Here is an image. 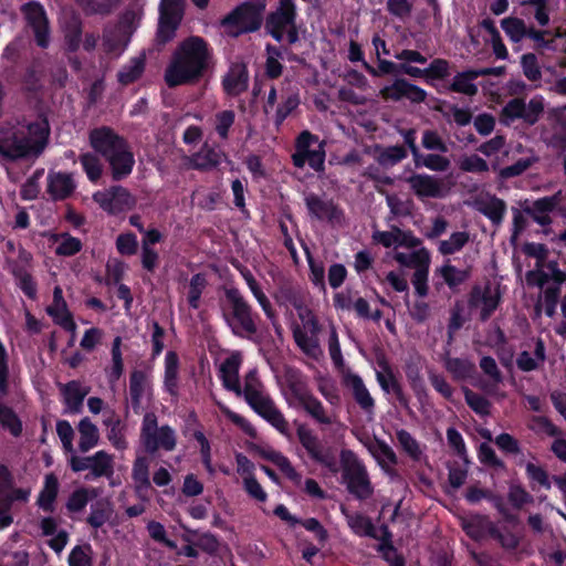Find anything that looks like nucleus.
Listing matches in <instances>:
<instances>
[{
  "label": "nucleus",
  "mask_w": 566,
  "mask_h": 566,
  "mask_svg": "<svg viewBox=\"0 0 566 566\" xmlns=\"http://www.w3.org/2000/svg\"><path fill=\"white\" fill-rule=\"evenodd\" d=\"M437 272L442 276L444 282L450 287H455L463 283L468 279V272L464 270L457 269L455 266L447 263L439 268Z\"/></svg>",
  "instance_id": "nucleus-60"
},
{
  "label": "nucleus",
  "mask_w": 566,
  "mask_h": 566,
  "mask_svg": "<svg viewBox=\"0 0 566 566\" xmlns=\"http://www.w3.org/2000/svg\"><path fill=\"white\" fill-rule=\"evenodd\" d=\"M297 437L301 444L305 448L312 459L324 462V454L321 442L312 430L301 426L297 429Z\"/></svg>",
  "instance_id": "nucleus-44"
},
{
  "label": "nucleus",
  "mask_w": 566,
  "mask_h": 566,
  "mask_svg": "<svg viewBox=\"0 0 566 566\" xmlns=\"http://www.w3.org/2000/svg\"><path fill=\"white\" fill-rule=\"evenodd\" d=\"M62 394L66 411L77 413L81 411L84 398L88 394V388L77 381H71L62 387Z\"/></svg>",
  "instance_id": "nucleus-30"
},
{
  "label": "nucleus",
  "mask_w": 566,
  "mask_h": 566,
  "mask_svg": "<svg viewBox=\"0 0 566 566\" xmlns=\"http://www.w3.org/2000/svg\"><path fill=\"white\" fill-rule=\"evenodd\" d=\"M98 492L94 488H77L74 490L67 501H66V510L70 513H81L86 507L90 500L97 496Z\"/></svg>",
  "instance_id": "nucleus-41"
},
{
  "label": "nucleus",
  "mask_w": 566,
  "mask_h": 566,
  "mask_svg": "<svg viewBox=\"0 0 566 566\" xmlns=\"http://www.w3.org/2000/svg\"><path fill=\"white\" fill-rule=\"evenodd\" d=\"M254 411L270 422L282 434L289 433V423L283 413L275 407L272 399Z\"/></svg>",
  "instance_id": "nucleus-39"
},
{
  "label": "nucleus",
  "mask_w": 566,
  "mask_h": 566,
  "mask_svg": "<svg viewBox=\"0 0 566 566\" xmlns=\"http://www.w3.org/2000/svg\"><path fill=\"white\" fill-rule=\"evenodd\" d=\"M61 24L69 50H77L81 42V24L78 18L73 12L65 11L61 17Z\"/></svg>",
  "instance_id": "nucleus-35"
},
{
  "label": "nucleus",
  "mask_w": 566,
  "mask_h": 566,
  "mask_svg": "<svg viewBox=\"0 0 566 566\" xmlns=\"http://www.w3.org/2000/svg\"><path fill=\"white\" fill-rule=\"evenodd\" d=\"M369 452L376 459L378 464L388 472L396 463L397 455L394 450L384 441H375L368 447Z\"/></svg>",
  "instance_id": "nucleus-42"
},
{
  "label": "nucleus",
  "mask_w": 566,
  "mask_h": 566,
  "mask_svg": "<svg viewBox=\"0 0 566 566\" xmlns=\"http://www.w3.org/2000/svg\"><path fill=\"white\" fill-rule=\"evenodd\" d=\"M545 102L539 95L532 97L528 103L522 98L510 99L501 112V122L510 125L516 119H522L528 125H534L544 113Z\"/></svg>",
  "instance_id": "nucleus-8"
},
{
  "label": "nucleus",
  "mask_w": 566,
  "mask_h": 566,
  "mask_svg": "<svg viewBox=\"0 0 566 566\" xmlns=\"http://www.w3.org/2000/svg\"><path fill=\"white\" fill-rule=\"evenodd\" d=\"M410 188L419 198H443L449 192L444 180L426 174L412 175L407 179Z\"/></svg>",
  "instance_id": "nucleus-14"
},
{
  "label": "nucleus",
  "mask_w": 566,
  "mask_h": 566,
  "mask_svg": "<svg viewBox=\"0 0 566 566\" xmlns=\"http://www.w3.org/2000/svg\"><path fill=\"white\" fill-rule=\"evenodd\" d=\"M306 260L310 268V281L316 286L319 291H326L325 284V265L322 260H317L313 258L310 252L306 251Z\"/></svg>",
  "instance_id": "nucleus-52"
},
{
  "label": "nucleus",
  "mask_w": 566,
  "mask_h": 566,
  "mask_svg": "<svg viewBox=\"0 0 566 566\" xmlns=\"http://www.w3.org/2000/svg\"><path fill=\"white\" fill-rule=\"evenodd\" d=\"M224 91L229 95H239L248 87V73L243 64H233L223 80Z\"/></svg>",
  "instance_id": "nucleus-32"
},
{
  "label": "nucleus",
  "mask_w": 566,
  "mask_h": 566,
  "mask_svg": "<svg viewBox=\"0 0 566 566\" xmlns=\"http://www.w3.org/2000/svg\"><path fill=\"white\" fill-rule=\"evenodd\" d=\"M223 154L205 144L202 148L190 157V166L199 170H210L222 160Z\"/></svg>",
  "instance_id": "nucleus-33"
},
{
  "label": "nucleus",
  "mask_w": 566,
  "mask_h": 566,
  "mask_svg": "<svg viewBox=\"0 0 566 566\" xmlns=\"http://www.w3.org/2000/svg\"><path fill=\"white\" fill-rule=\"evenodd\" d=\"M90 140L92 147L109 163L114 179H122L132 172L134 156L123 138L108 128H99L91 133Z\"/></svg>",
  "instance_id": "nucleus-3"
},
{
  "label": "nucleus",
  "mask_w": 566,
  "mask_h": 566,
  "mask_svg": "<svg viewBox=\"0 0 566 566\" xmlns=\"http://www.w3.org/2000/svg\"><path fill=\"white\" fill-rule=\"evenodd\" d=\"M411 252L395 251L392 258L402 266L412 268L415 271L430 266V253L426 248H413Z\"/></svg>",
  "instance_id": "nucleus-27"
},
{
  "label": "nucleus",
  "mask_w": 566,
  "mask_h": 566,
  "mask_svg": "<svg viewBox=\"0 0 566 566\" xmlns=\"http://www.w3.org/2000/svg\"><path fill=\"white\" fill-rule=\"evenodd\" d=\"M262 7L244 3L238 7L224 21L232 35H239L245 32H252L259 29L261 24Z\"/></svg>",
  "instance_id": "nucleus-11"
},
{
  "label": "nucleus",
  "mask_w": 566,
  "mask_h": 566,
  "mask_svg": "<svg viewBox=\"0 0 566 566\" xmlns=\"http://www.w3.org/2000/svg\"><path fill=\"white\" fill-rule=\"evenodd\" d=\"M46 313L52 317L55 324L71 333L72 340L75 339L76 324L67 308L66 301L63 297V291L59 285L53 290V301L46 307Z\"/></svg>",
  "instance_id": "nucleus-16"
},
{
  "label": "nucleus",
  "mask_w": 566,
  "mask_h": 566,
  "mask_svg": "<svg viewBox=\"0 0 566 566\" xmlns=\"http://www.w3.org/2000/svg\"><path fill=\"white\" fill-rule=\"evenodd\" d=\"M132 478L138 492L147 491L150 488L149 460L145 455H138L132 469Z\"/></svg>",
  "instance_id": "nucleus-43"
},
{
  "label": "nucleus",
  "mask_w": 566,
  "mask_h": 566,
  "mask_svg": "<svg viewBox=\"0 0 566 566\" xmlns=\"http://www.w3.org/2000/svg\"><path fill=\"white\" fill-rule=\"evenodd\" d=\"M473 207L489 218L494 224H500L506 211L505 202L490 193H482L473 201Z\"/></svg>",
  "instance_id": "nucleus-23"
},
{
  "label": "nucleus",
  "mask_w": 566,
  "mask_h": 566,
  "mask_svg": "<svg viewBox=\"0 0 566 566\" xmlns=\"http://www.w3.org/2000/svg\"><path fill=\"white\" fill-rule=\"evenodd\" d=\"M144 57L138 56L133 59L127 65H125L118 73V80L122 84H129L136 81L144 71Z\"/></svg>",
  "instance_id": "nucleus-56"
},
{
  "label": "nucleus",
  "mask_w": 566,
  "mask_h": 566,
  "mask_svg": "<svg viewBox=\"0 0 566 566\" xmlns=\"http://www.w3.org/2000/svg\"><path fill=\"white\" fill-rule=\"evenodd\" d=\"M76 184L70 174L50 172L48 175V192L55 200L65 199L75 190Z\"/></svg>",
  "instance_id": "nucleus-25"
},
{
  "label": "nucleus",
  "mask_w": 566,
  "mask_h": 566,
  "mask_svg": "<svg viewBox=\"0 0 566 566\" xmlns=\"http://www.w3.org/2000/svg\"><path fill=\"white\" fill-rule=\"evenodd\" d=\"M283 394L287 403L293 407H302L313 397L305 378L297 373L289 374Z\"/></svg>",
  "instance_id": "nucleus-19"
},
{
  "label": "nucleus",
  "mask_w": 566,
  "mask_h": 566,
  "mask_svg": "<svg viewBox=\"0 0 566 566\" xmlns=\"http://www.w3.org/2000/svg\"><path fill=\"white\" fill-rule=\"evenodd\" d=\"M93 200L109 214H118L133 209L136 205L135 197L122 186H113L96 191Z\"/></svg>",
  "instance_id": "nucleus-10"
},
{
  "label": "nucleus",
  "mask_w": 566,
  "mask_h": 566,
  "mask_svg": "<svg viewBox=\"0 0 566 566\" xmlns=\"http://www.w3.org/2000/svg\"><path fill=\"white\" fill-rule=\"evenodd\" d=\"M407 153L401 146H391L387 148L377 149L375 158L377 163L384 167H390L396 165L406 158Z\"/></svg>",
  "instance_id": "nucleus-50"
},
{
  "label": "nucleus",
  "mask_w": 566,
  "mask_h": 566,
  "mask_svg": "<svg viewBox=\"0 0 566 566\" xmlns=\"http://www.w3.org/2000/svg\"><path fill=\"white\" fill-rule=\"evenodd\" d=\"M59 492V481L57 478L53 474H46L44 478L43 488L39 494L36 504L40 509L45 512H53L54 502L56 500Z\"/></svg>",
  "instance_id": "nucleus-36"
},
{
  "label": "nucleus",
  "mask_w": 566,
  "mask_h": 566,
  "mask_svg": "<svg viewBox=\"0 0 566 566\" xmlns=\"http://www.w3.org/2000/svg\"><path fill=\"white\" fill-rule=\"evenodd\" d=\"M179 387V358L178 355L169 350L165 355V370H164V388L171 395H178Z\"/></svg>",
  "instance_id": "nucleus-28"
},
{
  "label": "nucleus",
  "mask_w": 566,
  "mask_h": 566,
  "mask_svg": "<svg viewBox=\"0 0 566 566\" xmlns=\"http://www.w3.org/2000/svg\"><path fill=\"white\" fill-rule=\"evenodd\" d=\"M210 53L206 42L197 36L184 41L174 53L165 72L169 87L197 82L208 67Z\"/></svg>",
  "instance_id": "nucleus-2"
},
{
  "label": "nucleus",
  "mask_w": 566,
  "mask_h": 566,
  "mask_svg": "<svg viewBox=\"0 0 566 566\" xmlns=\"http://www.w3.org/2000/svg\"><path fill=\"white\" fill-rule=\"evenodd\" d=\"M235 113L231 109H224L214 115V130L221 139L229 137V130L234 124Z\"/></svg>",
  "instance_id": "nucleus-58"
},
{
  "label": "nucleus",
  "mask_w": 566,
  "mask_h": 566,
  "mask_svg": "<svg viewBox=\"0 0 566 566\" xmlns=\"http://www.w3.org/2000/svg\"><path fill=\"white\" fill-rule=\"evenodd\" d=\"M90 471L93 478L112 476L114 473L113 455L105 451H97L91 455Z\"/></svg>",
  "instance_id": "nucleus-40"
},
{
  "label": "nucleus",
  "mask_w": 566,
  "mask_h": 566,
  "mask_svg": "<svg viewBox=\"0 0 566 566\" xmlns=\"http://www.w3.org/2000/svg\"><path fill=\"white\" fill-rule=\"evenodd\" d=\"M397 440L403 451L412 459H418L421 454V449L417 440L406 430H398Z\"/></svg>",
  "instance_id": "nucleus-63"
},
{
  "label": "nucleus",
  "mask_w": 566,
  "mask_h": 566,
  "mask_svg": "<svg viewBox=\"0 0 566 566\" xmlns=\"http://www.w3.org/2000/svg\"><path fill=\"white\" fill-rule=\"evenodd\" d=\"M501 28L513 42H520L527 34L524 21L518 18H504Z\"/></svg>",
  "instance_id": "nucleus-55"
},
{
  "label": "nucleus",
  "mask_w": 566,
  "mask_h": 566,
  "mask_svg": "<svg viewBox=\"0 0 566 566\" xmlns=\"http://www.w3.org/2000/svg\"><path fill=\"white\" fill-rule=\"evenodd\" d=\"M444 366L457 380L468 379L474 373V364L462 358H448Z\"/></svg>",
  "instance_id": "nucleus-49"
},
{
  "label": "nucleus",
  "mask_w": 566,
  "mask_h": 566,
  "mask_svg": "<svg viewBox=\"0 0 566 566\" xmlns=\"http://www.w3.org/2000/svg\"><path fill=\"white\" fill-rule=\"evenodd\" d=\"M427 82L433 84L438 80H444L450 75V64L447 60L434 59L427 67Z\"/></svg>",
  "instance_id": "nucleus-61"
},
{
  "label": "nucleus",
  "mask_w": 566,
  "mask_h": 566,
  "mask_svg": "<svg viewBox=\"0 0 566 566\" xmlns=\"http://www.w3.org/2000/svg\"><path fill=\"white\" fill-rule=\"evenodd\" d=\"M242 364L240 353H232L219 366V376L226 389L242 396V387L239 380V370Z\"/></svg>",
  "instance_id": "nucleus-20"
},
{
  "label": "nucleus",
  "mask_w": 566,
  "mask_h": 566,
  "mask_svg": "<svg viewBox=\"0 0 566 566\" xmlns=\"http://www.w3.org/2000/svg\"><path fill=\"white\" fill-rule=\"evenodd\" d=\"M524 252L537 259L535 269L526 274L527 283L530 285L544 287L549 273L547 265H544L547 249L541 243H527L524 247Z\"/></svg>",
  "instance_id": "nucleus-18"
},
{
  "label": "nucleus",
  "mask_w": 566,
  "mask_h": 566,
  "mask_svg": "<svg viewBox=\"0 0 566 566\" xmlns=\"http://www.w3.org/2000/svg\"><path fill=\"white\" fill-rule=\"evenodd\" d=\"M491 73L492 71L489 69L459 73L453 78L451 90L470 96L474 95L478 92V86L474 84V80L479 76L491 75Z\"/></svg>",
  "instance_id": "nucleus-29"
},
{
  "label": "nucleus",
  "mask_w": 566,
  "mask_h": 566,
  "mask_svg": "<svg viewBox=\"0 0 566 566\" xmlns=\"http://www.w3.org/2000/svg\"><path fill=\"white\" fill-rule=\"evenodd\" d=\"M294 18L293 0H280L279 8L266 21V30L280 42L294 43L298 39Z\"/></svg>",
  "instance_id": "nucleus-6"
},
{
  "label": "nucleus",
  "mask_w": 566,
  "mask_h": 566,
  "mask_svg": "<svg viewBox=\"0 0 566 566\" xmlns=\"http://www.w3.org/2000/svg\"><path fill=\"white\" fill-rule=\"evenodd\" d=\"M417 167H426L433 171H444L450 166V160L447 157L440 155H419L413 159Z\"/></svg>",
  "instance_id": "nucleus-53"
},
{
  "label": "nucleus",
  "mask_w": 566,
  "mask_h": 566,
  "mask_svg": "<svg viewBox=\"0 0 566 566\" xmlns=\"http://www.w3.org/2000/svg\"><path fill=\"white\" fill-rule=\"evenodd\" d=\"M77 431L80 436L78 449L81 452L85 453L98 444L99 431L90 418L85 417L80 420Z\"/></svg>",
  "instance_id": "nucleus-34"
},
{
  "label": "nucleus",
  "mask_w": 566,
  "mask_h": 566,
  "mask_svg": "<svg viewBox=\"0 0 566 566\" xmlns=\"http://www.w3.org/2000/svg\"><path fill=\"white\" fill-rule=\"evenodd\" d=\"M537 160H538V158L534 154H531L530 156H527L525 158L518 159L515 164L507 166L505 168H502L500 171V175L503 178H512V177L520 176L524 171H526Z\"/></svg>",
  "instance_id": "nucleus-62"
},
{
  "label": "nucleus",
  "mask_w": 566,
  "mask_h": 566,
  "mask_svg": "<svg viewBox=\"0 0 566 566\" xmlns=\"http://www.w3.org/2000/svg\"><path fill=\"white\" fill-rule=\"evenodd\" d=\"M49 134V123L42 116L8 120L0 128V158L38 157L46 146Z\"/></svg>",
  "instance_id": "nucleus-1"
},
{
  "label": "nucleus",
  "mask_w": 566,
  "mask_h": 566,
  "mask_svg": "<svg viewBox=\"0 0 566 566\" xmlns=\"http://www.w3.org/2000/svg\"><path fill=\"white\" fill-rule=\"evenodd\" d=\"M113 505L107 499H99L91 505L87 523L95 530L102 527L113 515Z\"/></svg>",
  "instance_id": "nucleus-38"
},
{
  "label": "nucleus",
  "mask_w": 566,
  "mask_h": 566,
  "mask_svg": "<svg viewBox=\"0 0 566 566\" xmlns=\"http://www.w3.org/2000/svg\"><path fill=\"white\" fill-rule=\"evenodd\" d=\"M184 14V0H161L157 39L160 43L170 41Z\"/></svg>",
  "instance_id": "nucleus-12"
},
{
  "label": "nucleus",
  "mask_w": 566,
  "mask_h": 566,
  "mask_svg": "<svg viewBox=\"0 0 566 566\" xmlns=\"http://www.w3.org/2000/svg\"><path fill=\"white\" fill-rule=\"evenodd\" d=\"M22 10L33 29L38 45L46 48L50 42V33L44 9L39 3H28L23 6Z\"/></svg>",
  "instance_id": "nucleus-17"
},
{
  "label": "nucleus",
  "mask_w": 566,
  "mask_h": 566,
  "mask_svg": "<svg viewBox=\"0 0 566 566\" xmlns=\"http://www.w3.org/2000/svg\"><path fill=\"white\" fill-rule=\"evenodd\" d=\"M470 240L467 231H458L452 233L447 240H441L438 250L443 255L459 252Z\"/></svg>",
  "instance_id": "nucleus-48"
},
{
  "label": "nucleus",
  "mask_w": 566,
  "mask_h": 566,
  "mask_svg": "<svg viewBox=\"0 0 566 566\" xmlns=\"http://www.w3.org/2000/svg\"><path fill=\"white\" fill-rule=\"evenodd\" d=\"M57 243L55 253L63 256H71L82 249V242L69 233H62L55 237Z\"/></svg>",
  "instance_id": "nucleus-54"
},
{
  "label": "nucleus",
  "mask_w": 566,
  "mask_h": 566,
  "mask_svg": "<svg viewBox=\"0 0 566 566\" xmlns=\"http://www.w3.org/2000/svg\"><path fill=\"white\" fill-rule=\"evenodd\" d=\"M104 424L108 428L107 438L111 443L117 450H125L128 443L124 434V426L120 419L115 415H111L104 420Z\"/></svg>",
  "instance_id": "nucleus-45"
},
{
  "label": "nucleus",
  "mask_w": 566,
  "mask_h": 566,
  "mask_svg": "<svg viewBox=\"0 0 566 566\" xmlns=\"http://www.w3.org/2000/svg\"><path fill=\"white\" fill-rule=\"evenodd\" d=\"M344 476L347 480L348 490L359 499H367L373 493V488L364 464L352 453L346 460Z\"/></svg>",
  "instance_id": "nucleus-13"
},
{
  "label": "nucleus",
  "mask_w": 566,
  "mask_h": 566,
  "mask_svg": "<svg viewBox=\"0 0 566 566\" xmlns=\"http://www.w3.org/2000/svg\"><path fill=\"white\" fill-rule=\"evenodd\" d=\"M149 387L148 377L144 371L135 370L130 375L129 390L134 402H139Z\"/></svg>",
  "instance_id": "nucleus-59"
},
{
  "label": "nucleus",
  "mask_w": 566,
  "mask_h": 566,
  "mask_svg": "<svg viewBox=\"0 0 566 566\" xmlns=\"http://www.w3.org/2000/svg\"><path fill=\"white\" fill-rule=\"evenodd\" d=\"M227 312L226 319L232 331L238 335L255 333L256 325L251 314L250 306L237 289L226 291Z\"/></svg>",
  "instance_id": "nucleus-5"
},
{
  "label": "nucleus",
  "mask_w": 566,
  "mask_h": 566,
  "mask_svg": "<svg viewBox=\"0 0 566 566\" xmlns=\"http://www.w3.org/2000/svg\"><path fill=\"white\" fill-rule=\"evenodd\" d=\"M547 269L549 270L547 281L545 285L552 281L553 286H547L544 291V302H557V296L559 293V285L566 279V274L557 269L555 262H549L547 264Z\"/></svg>",
  "instance_id": "nucleus-46"
},
{
  "label": "nucleus",
  "mask_w": 566,
  "mask_h": 566,
  "mask_svg": "<svg viewBox=\"0 0 566 566\" xmlns=\"http://www.w3.org/2000/svg\"><path fill=\"white\" fill-rule=\"evenodd\" d=\"M207 287V280L202 274H195L189 282L188 291H187V302L189 306L193 310L199 308L200 298L203 291Z\"/></svg>",
  "instance_id": "nucleus-51"
},
{
  "label": "nucleus",
  "mask_w": 566,
  "mask_h": 566,
  "mask_svg": "<svg viewBox=\"0 0 566 566\" xmlns=\"http://www.w3.org/2000/svg\"><path fill=\"white\" fill-rule=\"evenodd\" d=\"M302 325L293 331L294 340L304 355L314 360L323 357V350L319 345L318 334L319 324L311 311H304L300 314Z\"/></svg>",
  "instance_id": "nucleus-7"
},
{
  "label": "nucleus",
  "mask_w": 566,
  "mask_h": 566,
  "mask_svg": "<svg viewBox=\"0 0 566 566\" xmlns=\"http://www.w3.org/2000/svg\"><path fill=\"white\" fill-rule=\"evenodd\" d=\"M140 443L151 454L159 450L170 452L177 446V434L169 426H158L156 415L147 412L140 427Z\"/></svg>",
  "instance_id": "nucleus-4"
},
{
  "label": "nucleus",
  "mask_w": 566,
  "mask_h": 566,
  "mask_svg": "<svg viewBox=\"0 0 566 566\" xmlns=\"http://www.w3.org/2000/svg\"><path fill=\"white\" fill-rule=\"evenodd\" d=\"M345 515H346L348 526L352 528V531L355 534H357L359 536H370V537L376 536L375 526L373 525L369 517H367L363 514H359V513H353V514L346 513Z\"/></svg>",
  "instance_id": "nucleus-47"
},
{
  "label": "nucleus",
  "mask_w": 566,
  "mask_h": 566,
  "mask_svg": "<svg viewBox=\"0 0 566 566\" xmlns=\"http://www.w3.org/2000/svg\"><path fill=\"white\" fill-rule=\"evenodd\" d=\"M542 139L549 146L563 147L566 144V115L558 114L542 132Z\"/></svg>",
  "instance_id": "nucleus-26"
},
{
  "label": "nucleus",
  "mask_w": 566,
  "mask_h": 566,
  "mask_svg": "<svg viewBox=\"0 0 566 566\" xmlns=\"http://www.w3.org/2000/svg\"><path fill=\"white\" fill-rule=\"evenodd\" d=\"M373 239L385 248H417L421 244V241L410 231H402L400 229H392L391 231H376L373 234Z\"/></svg>",
  "instance_id": "nucleus-21"
},
{
  "label": "nucleus",
  "mask_w": 566,
  "mask_h": 566,
  "mask_svg": "<svg viewBox=\"0 0 566 566\" xmlns=\"http://www.w3.org/2000/svg\"><path fill=\"white\" fill-rule=\"evenodd\" d=\"M92 548L90 545L76 546L69 555L70 566H92Z\"/></svg>",
  "instance_id": "nucleus-64"
},
{
  "label": "nucleus",
  "mask_w": 566,
  "mask_h": 566,
  "mask_svg": "<svg viewBox=\"0 0 566 566\" xmlns=\"http://www.w3.org/2000/svg\"><path fill=\"white\" fill-rule=\"evenodd\" d=\"M458 166L465 172L481 174L489 171L488 163L476 154L461 156Z\"/></svg>",
  "instance_id": "nucleus-57"
},
{
  "label": "nucleus",
  "mask_w": 566,
  "mask_h": 566,
  "mask_svg": "<svg viewBox=\"0 0 566 566\" xmlns=\"http://www.w3.org/2000/svg\"><path fill=\"white\" fill-rule=\"evenodd\" d=\"M545 346L544 343L538 339L535 345V349L533 353L522 352L517 359V367L523 371H532L537 369L545 360Z\"/></svg>",
  "instance_id": "nucleus-37"
},
{
  "label": "nucleus",
  "mask_w": 566,
  "mask_h": 566,
  "mask_svg": "<svg viewBox=\"0 0 566 566\" xmlns=\"http://www.w3.org/2000/svg\"><path fill=\"white\" fill-rule=\"evenodd\" d=\"M296 167H304L307 163L314 170L321 171L325 163L324 144L318 137L305 130L301 133L296 142V153L293 155Z\"/></svg>",
  "instance_id": "nucleus-9"
},
{
  "label": "nucleus",
  "mask_w": 566,
  "mask_h": 566,
  "mask_svg": "<svg viewBox=\"0 0 566 566\" xmlns=\"http://www.w3.org/2000/svg\"><path fill=\"white\" fill-rule=\"evenodd\" d=\"M242 395L244 396V399L248 402V405L253 410H256L265 402L271 400L270 396L265 392L264 387L258 377L256 370H251L245 375Z\"/></svg>",
  "instance_id": "nucleus-22"
},
{
  "label": "nucleus",
  "mask_w": 566,
  "mask_h": 566,
  "mask_svg": "<svg viewBox=\"0 0 566 566\" xmlns=\"http://www.w3.org/2000/svg\"><path fill=\"white\" fill-rule=\"evenodd\" d=\"M345 385L350 389L355 401L368 416L374 415L375 400L366 388L363 379L356 374H347L344 378Z\"/></svg>",
  "instance_id": "nucleus-24"
},
{
  "label": "nucleus",
  "mask_w": 566,
  "mask_h": 566,
  "mask_svg": "<svg viewBox=\"0 0 566 566\" xmlns=\"http://www.w3.org/2000/svg\"><path fill=\"white\" fill-rule=\"evenodd\" d=\"M500 303V291L495 285L486 284L484 286H475L470 295L469 304L471 308L480 311L482 319L495 311Z\"/></svg>",
  "instance_id": "nucleus-15"
},
{
  "label": "nucleus",
  "mask_w": 566,
  "mask_h": 566,
  "mask_svg": "<svg viewBox=\"0 0 566 566\" xmlns=\"http://www.w3.org/2000/svg\"><path fill=\"white\" fill-rule=\"evenodd\" d=\"M302 408L322 426H340L338 415L335 411L328 412L323 403L313 396Z\"/></svg>",
  "instance_id": "nucleus-31"
}]
</instances>
